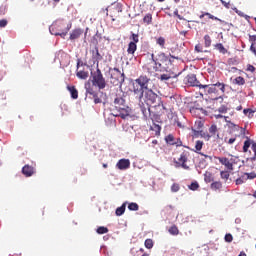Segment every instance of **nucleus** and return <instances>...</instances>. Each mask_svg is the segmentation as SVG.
Instances as JSON below:
<instances>
[{
    "label": "nucleus",
    "mask_w": 256,
    "mask_h": 256,
    "mask_svg": "<svg viewBox=\"0 0 256 256\" xmlns=\"http://www.w3.org/2000/svg\"><path fill=\"white\" fill-rule=\"evenodd\" d=\"M223 117H224L226 123H228V125H229V123H231V121H228V120H227V119H229L228 116H223V115H221V114L215 115V118H216V119H223Z\"/></svg>",
    "instance_id": "obj_50"
},
{
    "label": "nucleus",
    "mask_w": 256,
    "mask_h": 256,
    "mask_svg": "<svg viewBox=\"0 0 256 256\" xmlns=\"http://www.w3.org/2000/svg\"><path fill=\"white\" fill-rule=\"evenodd\" d=\"M199 155H201L202 157H204L205 159H209L210 161L213 159V157L207 155V154H203V153H199Z\"/></svg>",
    "instance_id": "obj_61"
},
{
    "label": "nucleus",
    "mask_w": 256,
    "mask_h": 256,
    "mask_svg": "<svg viewBox=\"0 0 256 256\" xmlns=\"http://www.w3.org/2000/svg\"><path fill=\"white\" fill-rule=\"evenodd\" d=\"M246 179H255V175H250L249 173H245Z\"/></svg>",
    "instance_id": "obj_62"
},
{
    "label": "nucleus",
    "mask_w": 256,
    "mask_h": 256,
    "mask_svg": "<svg viewBox=\"0 0 256 256\" xmlns=\"http://www.w3.org/2000/svg\"><path fill=\"white\" fill-rule=\"evenodd\" d=\"M249 41L251 42V43H256V35H250L249 36Z\"/></svg>",
    "instance_id": "obj_59"
},
{
    "label": "nucleus",
    "mask_w": 256,
    "mask_h": 256,
    "mask_svg": "<svg viewBox=\"0 0 256 256\" xmlns=\"http://www.w3.org/2000/svg\"><path fill=\"white\" fill-rule=\"evenodd\" d=\"M246 71H250V73H255V66L248 64Z\"/></svg>",
    "instance_id": "obj_54"
},
{
    "label": "nucleus",
    "mask_w": 256,
    "mask_h": 256,
    "mask_svg": "<svg viewBox=\"0 0 256 256\" xmlns=\"http://www.w3.org/2000/svg\"><path fill=\"white\" fill-rule=\"evenodd\" d=\"M174 15H176L178 19H181V15H179V10L174 11Z\"/></svg>",
    "instance_id": "obj_63"
},
{
    "label": "nucleus",
    "mask_w": 256,
    "mask_h": 256,
    "mask_svg": "<svg viewBox=\"0 0 256 256\" xmlns=\"http://www.w3.org/2000/svg\"><path fill=\"white\" fill-rule=\"evenodd\" d=\"M244 115H246V117L248 119H253L254 115H255V111L251 108H247L243 110Z\"/></svg>",
    "instance_id": "obj_26"
},
{
    "label": "nucleus",
    "mask_w": 256,
    "mask_h": 256,
    "mask_svg": "<svg viewBox=\"0 0 256 256\" xmlns=\"http://www.w3.org/2000/svg\"><path fill=\"white\" fill-rule=\"evenodd\" d=\"M210 189H212V191H221V189H223V183H221V181L212 182Z\"/></svg>",
    "instance_id": "obj_18"
},
{
    "label": "nucleus",
    "mask_w": 256,
    "mask_h": 256,
    "mask_svg": "<svg viewBox=\"0 0 256 256\" xmlns=\"http://www.w3.org/2000/svg\"><path fill=\"white\" fill-rule=\"evenodd\" d=\"M236 140L237 138H230L228 141H226V143H228V145H233Z\"/></svg>",
    "instance_id": "obj_60"
},
{
    "label": "nucleus",
    "mask_w": 256,
    "mask_h": 256,
    "mask_svg": "<svg viewBox=\"0 0 256 256\" xmlns=\"http://www.w3.org/2000/svg\"><path fill=\"white\" fill-rule=\"evenodd\" d=\"M228 127H234V129H236L237 131H240V135L245 136V132H246V129H245V128L239 127V125H236V124L233 123V122H229Z\"/></svg>",
    "instance_id": "obj_23"
},
{
    "label": "nucleus",
    "mask_w": 256,
    "mask_h": 256,
    "mask_svg": "<svg viewBox=\"0 0 256 256\" xmlns=\"http://www.w3.org/2000/svg\"><path fill=\"white\" fill-rule=\"evenodd\" d=\"M76 77H78V79H88L89 77V72L84 71V70H80L76 72Z\"/></svg>",
    "instance_id": "obj_21"
},
{
    "label": "nucleus",
    "mask_w": 256,
    "mask_h": 256,
    "mask_svg": "<svg viewBox=\"0 0 256 256\" xmlns=\"http://www.w3.org/2000/svg\"><path fill=\"white\" fill-rule=\"evenodd\" d=\"M243 109V106L239 105L236 107V111H241Z\"/></svg>",
    "instance_id": "obj_64"
},
{
    "label": "nucleus",
    "mask_w": 256,
    "mask_h": 256,
    "mask_svg": "<svg viewBox=\"0 0 256 256\" xmlns=\"http://www.w3.org/2000/svg\"><path fill=\"white\" fill-rule=\"evenodd\" d=\"M204 15H205L206 17H208L209 19H212V21H219L220 23H225V21H223V20H221V19L215 17L214 15H212V14L209 13V12H204Z\"/></svg>",
    "instance_id": "obj_34"
},
{
    "label": "nucleus",
    "mask_w": 256,
    "mask_h": 256,
    "mask_svg": "<svg viewBox=\"0 0 256 256\" xmlns=\"http://www.w3.org/2000/svg\"><path fill=\"white\" fill-rule=\"evenodd\" d=\"M231 175L229 174V171H221L220 172V177L221 179H225L227 181Z\"/></svg>",
    "instance_id": "obj_43"
},
{
    "label": "nucleus",
    "mask_w": 256,
    "mask_h": 256,
    "mask_svg": "<svg viewBox=\"0 0 256 256\" xmlns=\"http://www.w3.org/2000/svg\"><path fill=\"white\" fill-rule=\"evenodd\" d=\"M69 93L71 94L72 99H79V91L75 86H67Z\"/></svg>",
    "instance_id": "obj_17"
},
{
    "label": "nucleus",
    "mask_w": 256,
    "mask_h": 256,
    "mask_svg": "<svg viewBox=\"0 0 256 256\" xmlns=\"http://www.w3.org/2000/svg\"><path fill=\"white\" fill-rule=\"evenodd\" d=\"M168 233H170V235H179V228L177 227V225H172L169 229H168Z\"/></svg>",
    "instance_id": "obj_29"
},
{
    "label": "nucleus",
    "mask_w": 256,
    "mask_h": 256,
    "mask_svg": "<svg viewBox=\"0 0 256 256\" xmlns=\"http://www.w3.org/2000/svg\"><path fill=\"white\" fill-rule=\"evenodd\" d=\"M92 84L98 87V89H105V87H107V82H105V78L99 67H97L96 72L92 76Z\"/></svg>",
    "instance_id": "obj_6"
},
{
    "label": "nucleus",
    "mask_w": 256,
    "mask_h": 256,
    "mask_svg": "<svg viewBox=\"0 0 256 256\" xmlns=\"http://www.w3.org/2000/svg\"><path fill=\"white\" fill-rule=\"evenodd\" d=\"M179 189H181V187L179 186L178 183L172 184V186H171L172 193H177L179 191Z\"/></svg>",
    "instance_id": "obj_47"
},
{
    "label": "nucleus",
    "mask_w": 256,
    "mask_h": 256,
    "mask_svg": "<svg viewBox=\"0 0 256 256\" xmlns=\"http://www.w3.org/2000/svg\"><path fill=\"white\" fill-rule=\"evenodd\" d=\"M117 169H119L120 171H125L127 169H129V167H131V161H129V159H120L117 164H116Z\"/></svg>",
    "instance_id": "obj_12"
},
{
    "label": "nucleus",
    "mask_w": 256,
    "mask_h": 256,
    "mask_svg": "<svg viewBox=\"0 0 256 256\" xmlns=\"http://www.w3.org/2000/svg\"><path fill=\"white\" fill-rule=\"evenodd\" d=\"M215 48L217 49V51H219V53H222L223 55L227 53V49H225V46H223L221 43L216 44Z\"/></svg>",
    "instance_id": "obj_36"
},
{
    "label": "nucleus",
    "mask_w": 256,
    "mask_h": 256,
    "mask_svg": "<svg viewBox=\"0 0 256 256\" xmlns=\"http://www.w3.org/2000/svg\"><path fill=\"white\" fill-rule=\"evenodd\" d=\"M227 111H229V108H227L225 105H222L218 108L219 113H227Z\"/></svg>",
    "instance_id": "obj_49"
},
{
    "label": "nucleus",
    "mask_w": 256,
    "mask_h": 256,
    "mask_svg": "<svg viewBox=\"0 0 256 256\" xmlns=\"http://www.w3.org/2000/svg\"><path fill=\"white\" fill-rule=\"evenodd\" d=\"M195 51H197V53H203V47L200 44H197L195 46Z\"/></svg>",
    "instance_id": "obj_56"
},
{
    "label": "nucleus",
    "mask_w": 256,
    "mask_h": 256,
    "mask_svg": "<svg viewBox=\"0 0 256 256\" xmlns=\"http://www.w3.org/2000/svg\"><path fill=\"white\" fill-rule=\"evenodd\" d=\"M61 27H65V23L58 22V23L53 24L50 27V33L52 35L65 37L67 35V33H69V30L71 29V24H68L65 29H61Z\"/></svg>",
    "instance_id": "obj_5"
},
{
    "label": "nucleus",
    "mask_w": 256,
    "mask_h": 256,
    "mask_svg": "<svg viewBox=\"0 0 256 256\" xmlns=\"http://www.w3.org/2000/svg\"><path fill=\"white\" fill-rule=\"evenodd\" d=\"M7 20L6 19H2L0 20V27L3 28V27H7Z\"/></svg>",
    "instance_id": "obj_57"
},
{
    "label": "nucleus",
    "mask_w": 256,
    "mask_h": 256,
    "mask_svg": "<svg viewBox=\"0 0 256 256\" xmlns=\"http://www.w3.org/2000/svg\"><path fill=\"white\" fill-rule=\"evenodd\" d=\"M189 189L191 191H197V189H199V183L198 182H192L190 185H189Z\"/></svg>",
    "instance_id": "obj_44"
},
{
    "label": "nucleus",
    "mask_w": 256,
    "mask_h": 256,
    "mask_svg": "<svg viewBox=\"0 0 256 256\" xmlns=\"http://www.w3.org/2000/svg\"><path fill=\"white\" fill-rule=\"evenodd\" d=\"M218 131L219 130L217 128V125H215V124L211 125L209 128L210 137H215V139H219Z\"/></svg>",
    "instance_id": "obj_16"
},
{
    "label": "nucleus",
    "mask_w": 256,
    "mask_h": 256,
    "mask_svg": "<svg viewBox=\"0 0 256 256\" xmlns=\"http://www.w3.org/2000/svg\"><path fill=\"white\" fill-rule=\"evenodd\" d=\"M190 113L197 119H203V117H206L207 115V110L193 106L190 108Z\"/></svg>",
    "instance_id": "obj_11"
},
{
    "label": "nucleus",
    "mask_w": 256,
    "mask_h": 256,
    "mask_svg": "<svg viewBox=\"0 0 256 256\" xmlns=\"http://www.w3.org/2000/svg\"><path fill=\"white\" fill-rule=\"evenodd\" d=\"M125 207H126V204L124 203V204H122V206H120L116 209L115 213H116L117 217H121V215H123V213H125Z\"/></svg>",
    "instance_id": "obj_31"
},
{
    "label": "nucleus",
    "mask_w": 256,
    "mask_h": 256,
    "mask_svg": "<svg viewBox=\"0 0 256 256\" xmlns=\"http://www.w3.org/2000/svg\"><path fill=\"white\" fill-rule=\"evenodd\" d=\"M102 37L99 32H96V34L91 38V44L94 45L95 47H98L99 42L101 41Z\"/></svg>",
    "instance_id": "obj_19"
},
{
    "label": "nucleus",
    "mask_w": 256,
    "mask_h": 256,
    "mask_svg": "<svg viewBox=\"0 0 256 256\" xmlns=\"http://www.w3.org/2000/svg\"><path fill=\"white\" fill-rule=\"evenodd\" d=\"M165 141L168 145H175V136H173V134H168L165 137Z\"/></svg>",
    "instance_id": "obj_28"
},
{
    "label": "nucleus",
    "mask_w": 256,
    "mask_h": 256,
    "mask_svg": "<svg viewBox=\"0 0 256 256\" xmlns=\"http://www.w3.org/2000/svg\"><path fill=\"white\" fill-rule=\"evenodd\" d=\"M204 181L205 183H211L213 181V174L211 172H205Z\"/></svg>",
    "instance_id": "obj_33"
},
{
    "label": "nucleus",
    "mask_w": 256,
    "mask_h": 256,
    "mask_svg": "<svg viewBox=\"0 0 256 256\" xmlns=\"http://www.w3.org/2000/svg\"><path fill=\"white\" fill-rule=\"evenodd\" d=\"M130 39L132 40L131 43L137 44L139 41V34L132 33Z\"/></svg>",
    "instance_id": "obj_45"
},
{
    "label": "nucleus",
    "mask_w": 256,
    "mask_h": 256,
    "mask_svg": "<svg viewBox=\"0 0 256 256\" xmlns=\"http://www.w3.org/2000/svg\"><path fill=\"white\" fill-rule=\"evenodd\" d=\"M245 181H247V176L244 174L240 178L236 179V185H243V183H245Z\"/></svg>",
    "instance_id": "obj_40"
},
{
    "label": "nucleus",
    "mask_w": 256,
    "mask_h": 256,
    "mask_svg": "<svg viewBox=\"0 0 256 256\" xmlns=\"http://www.w3.org/2000/svg\"><path fill=\"white\" fill-rule=\"evenodd\" d=\"M174 145H176V147H183V141H181V138L174 140Z\"/></svg>",
    "instance_id": "obj_51"
},
{
    "label": "nucleus",
    "mask_w": 256,
    "mask_h": 256,
    "mask_svg": "<svg viewBox=\"0 0 256 256\" xmlns=\"http://www.w3.org/2000/svg\"><path fill=\"white\" fill-rule=\"evenodd\" d=\"M233 85H245V78H243L242 76H238L236 77L233 81H232Z\"/></svg>",
    "instance_id": "obj_27"
},
{
    "label": "nucleus",
    "mask_w": 256,
    "mask_h": 256,
    "mask_svg": "<svg viewBox=\"0 0 256 256\" xmlns=\"http://www.w3.org/2000/svg\"><path fill=\"white\" fill-rule=\"evenodd\" d=\"M128 209H129V211H139V204L135 203V202H131L128 205Z\"/></svg>",
    "instance_id": "obj_37"
},
{
    "label": "nucleus",
    "mask_w": 256,
    "mask_h": 256,
    "mask_svg": "<svg viewBox=\"0 0 256 256\" xmlns=\"http://www.w3.org/2000/svg\"><path fill=\"white\" fill-rule=\"evenodd\" d=\"M203 145H204L203 141H201V140L196 141L195 149H193L192 151H194V153L200 154L201 153V149H203Z\"/></svg>",
    "instance_id": "obj_24"
},
{
    "label": "nucleus",
    "mask_w": 256,
    "mask_h": 256,
    "mask_svg": "<svg viewBox=\"0 0 256 256\" xmlns=\"http://www.w3.org/2000/svg\"><path fill=\"white\" fill-rule=\"evenodd\" d=\"M144 245L146 249H153V245H154L153 239H150V238L146 239L144 242Z\"/></svg>",
    "instance_id": "obj_39"
},
{
    "label": "nucleus",
    "mask_w": 256,
    "mask_h": 256,
    "mask_svg": "<svg viewBox=\"0 0 256 256\" xmlns=\"http://www.w3.org/2000/svg\"><path fill=\"white\" fill-rule=\"evenodd\" d=\"M85 88H86V95H91L93 97V95L97 93V91H95V89H93L91 85H88Z\"/></svg>",
    "instance_id": "obj_38"
},
{
    "label": "nucleus",
    "mask_w": 256,
    "mask_h": 256,
    "mask_svg": "<svg viewBox=\"0 0 256 256\" xmlns=\"http://www.w3.org/2000/svg\"><path fill=\"white\" fill-rule=\"evenodd\" d=\"M189 151H183L178 158V161H175L176 165L182 167V169L189 170V166L186 164L189 161Z\"/></svg>",
    "instance_id": "obj_10"
},
{
    "label": "nucleus",
    "mask_w": 256,
    "mask_h": 256,
    "mask_svg": "<svg viewBox=\"0 0 256 256\" xmlns=\"http://www.w3.org/2000/svg\"><path fill=\"white\" fill-rule=\"evenodd\" d=\"M205 123L203 122V120H197L195 122V127L198 131H201V129H203Z\"/></svg>",
    "instance_id": "obj_41"
},
{
    "label": "nucleus",
    "mask_w": 256,
    "mask_h": 256,
    "mask_svg": "<svg viewBox=\"0 0 256 256\" xmlns=\"http://www.w3.org/2000/svg\"><path fill=\"white\" fill-rule=\"evenodd\" d=\"M216 159H218L219 163L224 165L228 171H233L235 169L233 167V164L235 163V157L232 156L230 159L227 157H216Z\"/></svg>",
    "instance_id": "obj_9"
},
{
    "label": "nucleus",
    "mask_w": 256,
    "mask_h": 256,
    "mask_svg": "<svg viewBox=\"0 0 256 256\" xmlns=\"http://www.w3.org/2000/svg\"><path fill=\"white\" fill-rule=\"evenodd\" d=\"M214 85H216V88H219V90L222 91V93H225V84L224 83L217 82Z\"/></svg>",
    "instance_id": "obj_48"
},
{
    "label": "nucleus",
    "mask_w": 256,
    "mask_h": 256,
    "mask_svg": "<svg viewBox=\"0 0 256 256\" xmlns=\"http://www.w3.org/2000/svg\"><path fill=\"white\" fill-rule=\"evenodd\" d=\"M135 51H137V44H135V42H130L128 44V49H127L128 55H135Z\"/></svg>",
    "instance_id": "obj_20"
},
{
    "label": "nucleus",
    "mask_w": 256,
    "mask_h": 256,
    "mask_svg": "<svg viewBox=\"0 0 256 256\" xmlns=\"http://www.w3.org/2000/svg\"><path fill=\"white\" fill-rule=\"evenodd\" d=\"M22 173L25 175V177H33V175H35V168L33 166H29V164H26L22 168Z\"/></svg>",
    "instance_id": "obj_13"
},
{
    "label": "nucleus",
    "mask_w": 256,
    "mask_h": 256,
    "mask_svg": "<svg viewBox=\"0 0 256 256\" xmlns=\"http://www.w3.org/2000/svg\"><path fill=\"white\" fill-rule=\"evenodd\" d=\"M221 4L226 8V9H230L231 8V4H229V2H226L224 0H220Z\"/></svg>",
    "instance_id": "obj_55"
},
{
    "label": "nucleus",
    "mask_w": 256,
    "mask_h": 256,
    "mask_svg": "<svg viewBox=\"0 0 256 256\" xmlns=\"http://www.w3.org/2000/svg\"><path fill=\"white\" fill-rule=\"evenodd\" d=\"M245 138L246 140L244 141L243 145V153H247L249 151V147H251L254 156L250 158V161H256V142L247 136Z\"/></svg>",
    "instance_id": "obj_8"
},
{
    "label": "nucleus",
    "mask_w": 256,
    "mask_h": 256,
    "mask_svg": "<svg viewBox=\"0 0 256 256\" xmlns=\"http://www.w3.org/2000/svg\"><path fill=\"white\" fill-rule=\"evenodd\" d=\"M103 59V56H101V53H99V46L94 47L92 50V60L94 63H97L99 65V61Z\"/></svg>",
    "instance_id": "obj_14"
},
{
    "label": "nucleus",
    "mask_w": 256,
    "mask_h": 256,
    "mask_svg": "<svg viewBox=\"0 0 256 256\" xmlns=\"http://www.w3.org/2000/svg\"><path fill=\"white\" fill-rule=\"evenodd\" d=\"M92 99H94L95 105L102 102L101 98H99V94L96 92L94 95H92Z\"/></svg>",
    "instance_id": "obj_46"
},
{
    "label": "nucleus",
    "mask_w": 256,
    "mask_h": 256,
    "mask_svg": "<svg viewBox=\"0 0 256 256\" xmlns=\"http://www.w3.org/2000/svg\"><path fill=\"white\" fill-rule=\"evenodd\" d=\"M207 87H206V89H208L207 90V94L208 95H212V93H217V85H215V84H210V85H206Z\"/></svg>",
    "instance_id": "obj_25"
},
{
    "label": "nucleus",
    "mask_w": 256,
    "mask_h": 256,
    "mask_svg": "<svg viewBox=\"0 0 256 256\" xmlns=\"http://www.w3.org/2000/svg\"><path fill=\"white\" fill-rule=\"evenodd\" d=\"M204 45L205 47H209L211 45V36L208 34L204 36Z\"/></svg>",
    "instance_id": "obj_42"
},
{
    "label": "nucleus",
    "mask_w": 256,
    "mask_h": 256,
    "mask_svg": "<svg viewBox=\"0 0 256 256\" xmlns=\"http://www.w3.org/2000/svg\"><path fill=\"white\" fill-rule=\"evenodd\" d=\"M156 43L157 45H159V47H161V49H165V38L164 37H158L156 39Z\"/></svg>",
    "instance_id": "obj_35"
},
{
    "label": "nucleus",
    "mask_w": 256,
    "mask_h": 256,
    "mask_svg": "<svg viewBox=\"0 0 256 256\" xmlns=\"http://www.w3.org/2000/svg\"><path fill=\"white\" fill-rule=\"evenodd\" d=\"M81 35H83V29L81 28H76L74 30H72V32L70 33V41H77V39H79V37H81Z\"/></svg>",
    "instance_id": "obj_15"
},
{
    "label": "nucleus",
    "mask_w": 256,
    "mask_h": 256,
    "mask_svg": "<svg viewBox=\"0 0 256 256\" xmlns=\"http://www.w3.org/2000/svg\"><path fill=\"white\" fill-rule=\"evenodd\" d=\"M142 22L144 25H151V23H153V15L151 13L146 14Z\"/></svg>",
    "instance_id": "obj_22"
},
{
    "label": "nucleus",
    "mask_w": 256,
    "mask_h": 256,
    "mask_svg": "<svg viewBox=\"0 0 256 256\" xmlns=\"http://www.w3.org/2000/svg\"><path fill=\"white\" fill-rule=\"evenodd\" d=\"M110 83L114 87H121L125 83V73L121 72L119 68L110 69Z\"/></svg>",
    "instance_id": "obj_4"
},
{
    "label": "nucleus",
    "mask_w": 256,
    "mask_h": 256,
    "mask_svg": "<svg viewBox=\"0 0 256 256\" xmlns=\"http://www.w3.org/2000/svg\"><path fill=\"white\" fill-rule=\"evenodd\" d=\"M114 107L116 109V114H114V117H121V119H126L129 117V115H131V108L127 106L125 95H116L114 98Z\"/></svg>",
    "instance_id": "obj_3"
},
{
    "label": "nucleus",
    "mask_w": 256,
    "mask_h": 256,
    "mask_svg": "<svg viewBox=\"0 0 256 256\" xmlns=\"http://www.w3.org/2000/svg\"><path fill=\"white\" fill-rule=\"evenodd\" d=\"M151 131H155V135H161V126L159 124L153 123V126L150 127Z\"/></svg>",
    "instance_id": "obj_30"
},
{
    "label": "nucleus",
    "mask_w": 256,
    "mask_h": 256,
    "mask_svg": "<svg viewBox=\"0 0 256 256\" xmlns=\"http://www.w3.org/2000/svg\"><path fill=\"white\" fill-rule=\"evenodd\" d=\"M152 63H154L153 69L146 66L149 72L151 71H169V65H173V60L169 56L165 55V52H160L157 55L151 54Z\"/></svg>",
    "instance_id": "obj_2"
},
{
    "label": "nucleus",
    "mask_w": 256,
    "mask_h": 256,
    "mask_svg": "<svg viewBox=\"0 0 256 256\" xmlns=\"http://www.w3.org/2000/svg\"><path fill=\"white\" fill-rule=\"evenodd\" d=\"M225 241H226V243H231L233 241V235L226 234L225 235Z\"/></svg>",
    "instance_id": "obj_52"
},
{
    "label": "nucleus",
    "mask_w": 256,
    "mask_h": 256,
    "mask_svg": "<svg viewBox=\"0 0 256 256\" xmlns=\"http://www.w3.org/2000/svg\"><path fill=\"white\" fill-rule=\"evenodd\" d=\"M250 51H252V53H254L255 57H256V47H255V43H252L250 46Z\"/></svg>",
    "instance_id": "obj_58"
},
{
    "label": "nucleus",
    "mask_w": 256,
    "mask_h": 256,
    "mask_svg": "<svg viewBox=\"0 0 256 256\" xmlns=\"http://www.w3.org/2000/svg\"><path fill=\"white\" fill-rule=\"evenodd\" d=\"M96 232L98 233V235H105V233H109V228L100 226L97 228Z\"/></svg>",
    "instance_id": "obj_32"
},
{
    "label": "nucleus",
    "mask_w": 256,
    "mask_h": 256,
    "mask_svg": "<svg viewBox=\"0 0 256 256\" xmlns=\"http://www.w3.org/2000/svg\"><path fill=\"white\" fill-rule=\"evenodd\" d=\"M184 82L186 85H189L190 87H199V89H207V85H202L198 80L197 76L195 74H188Z\"/></svg>",
    "instance_id": "obj_7"
},
{
    "label": "nucleus",
    "mask_w": 256,
    "mask_h": 256,
    "mask_svg": "<svg viewBox=\"0 0 256 256\" xmlns=\"http://www.w3.org/2000/svg\"><path fill=\"white\" fill-rule=\"evenodd\" d=\"M151 83V78L146 75H141L133 82V93L139 99V101H144L146 105H154L152 109H155V113L152 117V121H157L159 123L161 117L167 111L161 97L157 95L152 89H149V84ZM157 103V105H155Z\"/></svg>",
    "instance_id": "obj_1"
},
{
    "label": "nucleus",
    "mask_w": 256,
    "mask_h": 256,
    "mask_svg": "<svg viewBox=\"0 0 256 256\" xmlns=\"http://www.w3.org/2000/svg\"><path fill=\"white\" fill-rule=\"evenodd\" d=\"M171 78V76L167 75V74H162L160 76V80L161 81H169V79Z\"/></svg>",
    "instance_id": "obj_53"
}]
</instances>
